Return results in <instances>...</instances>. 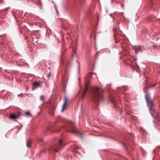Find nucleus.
Listing matches in <instances>:
<instances>
[{"instance_id": "obj_12", "label": "nucleus", "mask_w": 160, "mask_h": 160, "mask_svg": "<svg viewBox=\"0 0 160 160\" xmlns=\"http://www.w3.org/2000/svg\"><path fill=\"white\" fill-rule=\"evenodd\" d=\"M30 142L31 140H29L26 143L27 146L28 147H30Z\"/></svg>"}, {"instance_id": "obj_11", "label": "nucleus", "mask_w": 160, "mask_h": 160, "mask_svg": "<svg viewBox=\"0 0 160 160\" xmlns=\"http://www.w3.org/2000/svg\"><path fill=\"white\" fill-rule=\"evenodd\" d=\"M33 86L35 88H36L38 86H40V84L38 82L35 83L33 84Z\"/></svg>"}, {"instance_id": "obj_10", "label": "nucleus", "mask_w": 160, "mask_h": 160, "mask_svg": "<svg viewBox=\"0 0 160 160\" xmlns=\"http://www.w3.org/2000/svg\"><path fill=\"white\" fill-rule=\"evenodd\" d=\"M93 75L92 73H90L88 74L87 76V78L88 79H91L92 77V75Z\"/></svg>"}, {"instance_id": "obj_14", "label": "nucleus", "mask_w": 160, "mask_h": 160, "mask_svg": "<svg viewBox=\"0 0 160 160\" xmlns=\"http://www.w3.org/2000/svg\"><path fill=\"white\" fill-rule=\"evenodd\" d=\"M111 101H112V103H113V104H114V107L115 108H116V103L115 101V100H114V99L113 100L112 99Z\"/></svg>"}, {"instance_id": "obj_17", "label": "nucleus", "mask_w": 160, "mask_h": 160, "mask_svg": "<svg viewBox=\"0 0 160 160\" xmlns=\"http://www.w3.org/2000/svg\"><path fill=\"white\" fill-rule=\"evenodd\" d=\"M77 97L78 98H79V97H80V96H79V93H78L77 95Z\"/></svg>"}, {"instance_id": "obj_2", "label": "nucleus", "mask_w": 160, "mask_h": 160, "mask_svg": "<svg viewBox=\"0 0 160 160\" xmlns=\"http://www.w3.org/2000/svg\"><path fill=\"white\" fill-rule=\"evenodd\" d=\"M103 90L102 88L97 87H93L90 92V95L92 99L95 102H99L103 101V97L102 93Z\"/></svg>"}, {"instance_id": "obj_15", "label": "nucleus", "mask_w": 160, "mask_h": 160, "mask_svg": "<svg viewBox=\"0 0 160 160\" xmlns=\"http://www.w3.org/2000/svg\"><path fill=\"white\" fill-rule=\"evenodd\" d=\"M25 114L28 116H30L31 115L30 113L28 112H25Z\"/></svg>"}, {"instance_id": "obj_1", "label": "nucleus", "mask_w": 160, "mask_h": 160, "mask_svg": "<svg viewBox=\"0 0 160 160\" xmlns=\"http://www.w3.org/2000/svg\"><path fill=\"white\" fill-rule=\"evenodd\" d=\"M145 92L146 93V101L151 111V114L152 117L157 120L160 121V118L159 116V113L156 111L155 108L153 107V102L151 99L150 93L148 91Z\"/></svg>"}, {"instance_id": "obj_19", "label": "nucleus", "mask_w": 160, "mask_h": 160, "mask_svg": "<svg viewBox=\"0 0 160 160\" xmlns=\"http://www.w3.org/2000/svg\"><path fill=\"white\" fill-rule=\"evenodd\" d=\"M80 135H81V138L82 137V134L81 133Z\"/></svg>"}, {"instance_id": "obj_20", "label": "nucleus", "mask_w": 160, "mask_h": 160, "mask_svg": "<svg viewBox=\"0 0 160 160\" xmlns=\"http://www.w3.org/2000/svg\"><path fill=\"white\" fill-rule=\"evenodd\" d=\"M56 11H57V14H58V11L57 9H56Z\"/></svg>"}, {"instance_id": "obj_6", "label": "nucleus", "mask_w": 160, "mask_h": 160, "mask_svg": "<svg viewBox=\"0 0 160 160\" xmlns=\"http://www.w3.org/2000/svg\"><path fill=\"white\" fill-rule=\"evenodd\" d=\"M72 148H73V151L76 154V156H79V151L80 148L78 147L76 145H74L72 146Z\"/></svg>"}, {"instance_id": "obj_9", "label": "nucleus", "mask_w": 160, "mask_h": 160, "mask_svg": "<svg viewBox=\"0 0 160 160\" xmlns=\"http://www.w3.org/2000/svg\"><path fill=\"white\" fill-rule=\"evenodd\" d=\"M19 115H16L15 114H10L9 115V117L11 119H15L18 118Z\"/></svg>"}, {"instance_id": "obj_16", "label": "nucleus", "mask_w": 160, "mask_h": 160, "mask_svg": "<svg viewBox=\"0 0 160 160\" xmlns=\"http://www.w3.org/2000/svg\"><path fill=\"white\" fill-rule=\"evenodd\" d=\"M116 35H117V32L115 31H114V37H115V38H116Z\"/></svg>"}, {"instance_id": "obj_22", "label": "nucleus", "mask_w": 160, "mask_h": 160, "mask_svg": "<svg viewBox=\"0 0 160 160\" xmlns=\"http://www.w3.org/2000/svg\"><path fill=\"white\" fill-rule=\"evenodd\" d=\"M43 97L42 96H41V98L42 99V97Z\"/></svg>"}, {"instance_id": "obj_23", "label": "nucleus", "mask_w": 160, "mask_h": 160, "mask_svg": "<svg viewBox=\"0 0 160 160\" xmlns=\"http://www.w3.org/2000/svg\"><path fill=\"white\" fill-rule=\"evenodd\" d=\"M78 80H80V78H78Z\"/></svg>"}, {"instance_id": "obj_3", "label": "nucleus", "mask_w": 160, "mask_h": 160, "mask_svg": "<svg viewBox=\"0 0 160 160\" xmlns=\"http://www.w3.org/2000/svg\"><path fill=\"white\" fill-rule=\"evenodd\" d=\"M59 144H56L51 146L50 148V152L53 151H55V153L58 152L61 148L63 147L64 146L63 144V141L62 139H60L58 140Z\"/></svg>"}, {"instance_id": "obj_21", "label": "nucleus", "mask_w": 160, "mask_h": 160, "mask_svg": "<svg viewBox=\"0 0 160 160\" xmlns=\"http://www.w3.org/2000/svg\"><path fill=\"white\" fill-rule=\"evenodd\" d=\"M156 85V84H154L153 86H155V85Z\"/></svg>"}, {"instance_id": "obj_8", "label": "nucleus", "mask_w": 160, "mask_h": 160, "mask_svg": "<svg viewBox=\"0 0 160 160\" xmlns=\"http://www.w3.org/2000/svg\"><path fill=\"white\" fill-rule=\"evenodd\" d=\"M67 100H68V98H67V96H65V97L64 102L63 104L62 107V109L61 110V112H63L64 110L65 109V107L66 105V104Z\"/></svg>"}, {"instance_id": "obj_7", "label": "nucleus", "mask_w": 160, "mask_h": 160, "mask_svg": "<svg viewBox=\"0 0 160 160\" xmlns=\"http://www.w3.org/2000/svg\"><path fill=\"white\" fill-rule=\"evenodd\" d=\"M133 49L135 52L136 54H138L139 52H142L141 47L140 46H135L133 48Z\"/></svg>"}, {"instance_id": "obj_5", "label": "nucleus", "mask_w": 160, "mask_h": 160, "mask_svg": "<svg viewBox=\"0 0 160 160\" xmlns=\"http://www.w3.org/2000/svg\"><path fill=\"white\" fill-rule=\"evenodd\" d=\"M91 82L89 80H87V82L85 83V89L83 92V94L82 95V98H84L85 95L86 94V91L88 89V87L90 85Z\"/></svg>"}, {"instance_id": "obj_4", "label": "nucleus", "mask_w": 160, "mask_h": 160, "mask_svg": "<svg viewBox=\"0 0 160 160\" xmlns=\"http://www.w3.org/2000/svg\"><path fill=\"white\" fill-rule=\"evenodd\" d=\"M66 128L67 130L72 133L76 134L79 132L78 130L74 124L73 122H69Z\"/></svg>"}, {"instance_id": "obj_18", "label": "nucleus", "mask_w": 160, "mask_h": 160, "mask_svg": "<svg viewBox=\"0 0 160 160\" xmlns=\"http://www.w3.org/2000/svg\"><path fill=\"white\" fill-rule=\"evenodd\" d=\"M121 6L122 7H124V4H122L121 5Z\"/></svg>"}, {"instance_id": "obj_13", "label": "nucleus", "mask_w": 160, "mask_h": 160, "mask_svg": "<svg viewBox=\"0 0 160 160\" xmlns=\"http://www.w3.org/2000/svg\"><path fill=\"white\" fill-rule=\"evenodd\" d=\"M86 2V0H81V5L85 4Z\"/></svg>"}]
</instances>
